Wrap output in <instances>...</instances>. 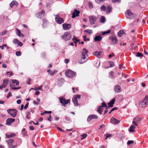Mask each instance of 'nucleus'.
Instances as JSON below:
<instances>
[{
	"label": "nucleus",
	"mask_w": 148,
	"mask_h": 148,
	"mask_svg": "<svg viewBox=\"0 0 148 148\" xmlns=\"http://www.w3.org/2000/svg\"><path fill=\"white\" fill-rule=\"evenodd\" d=\"M137 118H135L134 119V120L132 122V123L135 125L136 126H138L137 123L138 122V121L136 120Z\"/></svg>",
	"instance_id": "nucleus-29"
},
{
	"label": "nucleus",
	"mask_w": 148,
	"mask_h": 148,
	"mask_svg": "<svg viewBox=\"0 0 148 148\" xmlns=\"http://www.w3.org/2000/svg\"><path fill=\"white\" fill-rule=\"evenodd\" d=\"M7 32V31L6 30H5L3 32H2L1 34V36H3L6 34Z\"/></svg>",
	"instance_id": "nucleus-51"
},
{
	"label": "nucleus",
	"mask_w": 148,
	"mask_h": 148,
	"mask_svg": "<svg viewBox=\"0 0 148 148\" xmlns=\"http://www.w3.org/2000/svg\"><path fill=\"white\" fill-rule=\"evenodd\" d=\"M103 110V109L101 106H99L98 107L97 111L100 114H102Z\"/></svg>",
	"instance_id": "nucleus-22"
},
{
	"label": "nucleus",
	"mask_w": 148,
	"mask_h": 148,
	"mask_svg": "<svg viewBox=\"0 0 148 148\" xmlns=\"http://www.w3.org/2000/svg\"><path fill=\"white\" fill-rule=\"evenodd\" d=\"M110 32V30L109 29L106 31L103 32L102 33V34L103 35H105L106 34L109 33Z\"/></svg>",
	"instance_id": "nucleus-39"
},
{
	"label": "nucleus",
	"mask_w": 148,
	"mask_h": 148,
	"mask_svg": "<svg viewBox=\"0 0 148 148\" xmlns=\"http://www.w3.org/2000/svg\"><path fill=\"white\" fill-rule=\"evenodd\" d=\"M88 53V51L85 48H84L83 49V51L82 53V56L81 60L79 61V63H83L86 62L87 60V57Z\"/></svg>",
	"instance_id": "nucleus-1"
},
{
	"label": "nucleus",
	"mask_w": 148,
	"mask_h": 148,
	"mask_svg": "<svg viewBox=\"0 0 148 148\" xmlns=\"http://www.w3.org/2000/svg\"><path fill=\"white\" fill-rule=\"evenodd\" d=\"M124 31L123 30H121L118 33V36L119 37L122 36V35L124 34Z\"/></svg>",
	"instance_id": "nucleus-27"
},
{
	"label": "nucleus",
	"mask_w": 148,
	"mask_h": 148,
	"mask_svg": "<svg viewBox=\"0 0 148 148\" xmlns=\"http://www.w3.org/2000/svg\"><path fill=\"white\" fill-rule=\"evenodd\" d=\"M60 102L62 104L63 106L65 104H67L70 101V100L68 99L66 100L62 97H60Z\"/></svg>",
	"instance_id": "nucleus-9"
},
{
	"label": "nucleus",
	"mask_w": 148,
	"mask_h": 148,
	"mask_svg": "<svg viewBox=\"0 0 148 148\" xmlns=\"http://www.w3.org/2000/svg\"><path fill=\"white\" fill-rule=\"evenodd\" d=\"M109 38L111 40L112 43L116 44L118 42L116 37L114 36H110Z\"/></svg>",
	"instance_id": "nucleus-11"
},
{
	"label": "nucleus",
	"mask_w": 148,
	"mask_h": 148,
	"mask_svg": "<svg viewBox=\"0 0 148 148\" xmlns=\"http://www.w3.org/2000/svg\"><path fill=\"white\" fill-rule=\"evenodd\" d=\"M136 128L135 126L132 125L129 128V131L130 132H133L134 131V129Z\"/></svg>",
	"instance_id": "nucleus-20"
},
{
	"label": "nucleus",
	"mask_w": 148,
	"mask_h": 148,
	"mask_svg": "<svg viewBox=\"0 0 148 148\" xmlns=\"http://www.w3.org/2000/svg\"><path fill=\"white\" fill-rule=\"evenodd\" d=\"M45 5L46 8L48 9L50 8V4L49 3H47Z\"/></svg>",
	"instance_id": "nucleus-45"
},
{
	"label": "nucleus",
	"mask_w": 148,
	"mask_h": 148,
	"mask_svg": "<svg viewBox=\"0 0 148 148\" xmlns=\"http://www.w3.org/2000/svg\"><path fill=\"white\" fill-rule=\"evenodd\" d=\"M115 101V99H113L109 103H108V106H110V107H112L113 106V104L114 103Z\"/></svg>",
	"instance_id": "nucleus-18"
},
{
	"label": "nucleus",
	"mask_w": 148,
	"mask_h": 148,
	"mask_svg": "<svg viewBox=\"0 0 148 148\" xmlns=\"http://www.w3.org/2000/svg\"><path fill=\"white\" fill-rule=\"evenodd\" d=\"M88 18L90 24L91 25L95 24L97 20V17L95 16L92 15L89 16Z\"/></svg>",
	"instance_id": "nucleus-6"
},
{
	"label": "nucleus",
	"mask_w": 148,
	"mask_h": 148,
	"mask_svg": "<svg viewBox=\"0 0 148 148\" xmlns=\"http://www.w3.org/2000/svg\"><path fill=\"white\" fill-rule=\"evenodd\" d=\"M106 21V19L103 16H101L100 19V22L104 23Z\"/></svg>",
	"instance_id": "nucleus-33"
},
{
	"label": "nucleus",
	"mask_w": 148,
	"mask_h": 148,
	"mask_svg": "<svg viewBox=\"0 0 148 148\" xmlns=\"http://www.w3.org/2000/svg\"><path fill=\"white\" fill-rule=\"evenodd\" d=\"M3 84H6L7 85L8 82V80L7 79H5L3 80Z\"/></svg>",
	"instance_id": "nucleus-44"
},
{
	"label": "nucleus",
	"mask_w": 148,
	"mask_h": 148,
	"mask_svg": "<svg viewBox=\"0 0 148 148\" xmlns=\"http://www.w3.org/2000/svg\"><path fill=\"white\" fill-rule=\"evenodd\" d=\"M81 95H75L72 99V100L75 106H78L79 105L77 102V99H80Z\"/></svg>",
	"instance_id": "nucleus-7"
},
{
	"label": "nucleus",
	"mask_w": 148,
	"mask_h": 148,
	"mask_svg": "<svg viewBox=\"0 0 148 148\" xmlns=\"http://www.w3.org/2000/svg\"><path fill=\"white\" fill-rule=\"evenodd\" d=\"M63 29L64 30L69 29L71 27V24H70L64 23L62 25Z\"/></svg>",
	"instance_id": "nucleus-13"
},
{
	"label": "nucleus",
	"mask_w": 148,
	"mask_h": 148,
	"mask_svg": "<svg viewBox=\"0 0 148 148\" xmlns=\"http://www.w3.org/2000/svg\"><path fill=\"white\" fill-rule=\"evenodd\" d=\"M110 121L111 123L114 124H116L120 122V121L116 119V118L112 117L110 119Z\"/></svg>",
	"instance_id": "nucleus-14"
},
{
	"label": "nucleus",
	"mask_w": 148,
	"mask_h": 148,
	"mask_svg": "<svg viewBox=\"0 0 148 148\" xmlns=\"http://www.w3.org/2000/svg\"><path fill=\"white\" fill-rule=\"evenodd\" d=\"M47 72L51 75L52 76L55 73L57 72V71H52L50 69H49L47 70Z\"/></svg>",
	"instance_id": "nucleus-23"
},
{
	"label": "nucleus",
	"mask_w": 148,
	"mask_h": 148,
	"mask_svg": "<svg viewBox=\"0 0 148 148\" xmlns=\"http://www.w3.org/2000/svg\"><path fill=\"white\" fill-rule=\"evenodd\" d=\"M112 1L113 3L119 2H120V0H112Z\"/></svg>",
	"instance_id": "nucleus-59"
},
{
	"label": "nucleus",
	"mask_w": 148,
	"mask_h": 148,
	"mask_svg": "<svg viewBox=\"0 0 148 148\" xmlns=\"http://www.w3.org/2000/svg\"><path fill=\"white\" fill-rule=\"evenodd\" d=\"M114 56V53H112V54H110L109 55V56H108V57L109 58H111L112 57H113Z\"/></svg>",
	"instance_id": "nucleus-58"
},
{
	"label": "nucleus",
	"mask_w": 148,
	"mask_h": 148,
	"mask_svg": "<svg viewBox=\"0 0 148 148\" xmlns=\"http://www.w3.org/2000/svg\"><path fill=\"white\" fill-rule=\"evenodd\" d=\"M16 34L17 35V36H20L21 35V32L20 30L17 29H16Z\"/></svg>",
	"instance_id": "nucleus-34"
},
{
	"label": "nucleus",
	"mask_w": 148,
	"mask_h": 148,
	"mask_svg": "<svg viewBox=\"0 0 148 148\" xmlns=\"http://www.w3.org/2000/svg\"><path fill=\"white\" fill-rule=\"evenodd\" d=\"M105 127V125H101L100 126V127L99 128V129L100 130V129H101L102 128H103Z\"/></svg>",
	"instance_id": "nucleus-62"
},
{
	"label": "nucleus",
	"mask_w": 148,
	"mask_h": 148,
	"mask_svg": "<svg viewBox=\"0 0 148 148\" xmlns=\"http://www.w3.org/2000/svg\"><path fill=\"white\" fill-rule=\"evenodd\" d=\"M106 9V12L107 13L109 14L112 11V8L111 6H109L107 7Z\"/></svg>",
	"instance_id": "nucleus-24"
},
{
	"label": "nucleus",
	"mask_w": 148,
	"mask_h": 148,
	"mask_svg": "<svg viewBox=\"0 0 148 148\" xmlns=\"http://www.w3.org/2000/svg\"><path fill=\"white\" fill-rule=\"evenodd\" d=\"M16 54L17 56H20L21 55V53L20 51H17L16 52Z\"/></svg>",
	"instance_id": "nucleus-42"
},
{
	"label": "nucleus",
	"mask_w": 148,
	"mask_h": 148,
	"mask_svg": "<svg viewBox=\"0 0 148 148\" xmlns=\"http://www.w3.org/2000/svg\"><path fill=\"white\" fill-rule=\"evenodd\" d=\"M100 9L101 11H105L106 9V8L104 5H103L100 7Z\"/></svg>",
	"instance_id": "nucleus-36"
},
{
	"label": "nucleus",
	"mask_w": 148,
	"mask_h": 148,
	"mask_svg": "<svg viewBox=\"0 0 148 148\" xmlns=\"http://www.w3.org/2000/svg\"><path fill=\"white\" fill-rule=\"evenodd\" d=\"M29 128L31 130H34V127L32 126H30Z\"/></svg>",
	"instance_id": "nucleus-63"
},
{
	"label": "nucleus",
	"mask_w": 148,
	"mask_h": 148,
	"mask_svg": "<svg viewBox=\"0 0 148 148\" xmlns=\"http://www.w3.org/2000/svg\"><path fill=\"white\" fill-rule=\"evenodd\" d=\"M109 64L110 65V67H112L114 66V63L112 62H109Z\"/></svg>",
	"instance_id": "nucleus-43"
},
{
	"label": "nucleus",
	"mask_w": 148,
	"mask_h": 148,
	"mask_svg": "<svg viewBox=\"0 0 148 148\" xmlns=\"http://www.w3.org/2000/svg\"><path fill=\"white\" fill-rule=\"evenodd\" d=\"M134 141L133 140H128L127 142V144L128 145H130L131 144L133 143Z\"/></svg>",
	"instance_id": "nucleus-46"
},
{
	"label": "nucleus",
	"mask_w": 148,
	"mask_h": 148,
	"mask_svg": "<svg viewBox=\"0 0 148 148\" xmlns=\"http://www.w3.org/2000/svg\"><path fill=\"white\" fill-rule=\"evenodd\" d=\"M83 37L84 38V41H86V40H89V39L88 38H86V36H83Z\"/></svg>",
	"instance_id": "nucleus-50"
},
{
	"label": "nucleus",
	"mask_w": 148,
	"mask_h": 148,
	"mask_svg": "<svg viewBox=\"0 0 148 148\" xmlns=\"http://www.w3.org/2000/svg\"><path fill=\"white\" fill-rule=\"evenodd\" d=\"M18 46L22 47L23 45V44L22 42H18Z\"/></svg>",
	"instance_id": "nucleus-57"
},
{
	"label": "nucleus",
	"mask_w": 148,
	"mask_h": 148,
	"mask_svg": "<svg viewBox=\"0 0 148 148\" xmlns=\"http://www.w3.org/2000/svg\"><path fill=\"white\" fill-rule=\"evenodd\" d=\"M107 104L106 103H105L104 102H102V103H101V106L103 108V107H106V106H107Z\"/></svg>",
	"instance_id": "nucleus-53"
},
{
	"label": "nucleus",
	"mask_w": 148,
	"mask_h": 148,
	"mask_svg": "<svg viewBox=\"0 0 148 148\" xmlns=\"http://www.w3.org/2000/svg\"><path fill=\"white\" fill-rule=\"evenodd\" d=\"M136 56L138 57H142L143 56V54L141 53L138 52L137 53V54L136 55Z\"/></svg>",
	"instance_id": "nucleus-37"
},
{
	"label": "nucleus",
	"mask_w": 148,
	"mask_h": 148,
	"mask_svg": "<svg viewBox=\"0 0 148 148\" xmlns=\"http://www.w3.org/2000/svg\"><path fill=\"white\" fill-rule=\"evenodd\" d=\"M18 111L15 109H10L7 110V112L13 117H15L17 114Z\"/></svg>",
	"instance_id": "nucleus-4"
},
{
	"label": "nucleus",
	"mask_w": 148,
	"mask_h": 148,
	"mask_svg": "<svg viewBox=\"0 0 148 148\" xmlns=\"http://www.w3.org/2000/svg\"><path fill=\"white\" fill-rule=\"evenodd\" d=\"M66 75L69 77H73L75 75V73L71 70H68L65 72Z\"/></svg>",
	"instance_id": "nucleus-5"
},
{
	"label": "nucleus",
	"mask_w": 148,
	"mask_h": 148,
	"mask_svg": "<svg viewBox=\"0 0 148 148\" xmlns=\"http://www.w3.org/2000/svg\"><path fill=\"white\" fill-rule=\"evenodd\" d=\"M56 22L58 23L61 24L64 23V20L63 18H60L58 15H56L55 18Z\"/></svg>",
	"instance_id": "nucleus-8"
},
{
	"label": "nucleus",
	"mask_w": 148,
	"mask_h": 148,
	"mask_svg": "<svg viewBox=\"0 0 148 148\" xmlns=\"http://www.w3.org/2000/svg\"><path fill=\"white\" fill-rule=\"evenodd\" d=\"M65 120L67 121H71V119L70 118L67 116H65Z\"/></svg>",
	"instance_id": "nucleus-54"
},
{
	"label": "nucleus",
	"mask_w": 148,
	"mask_h": 148,
	"mask_svg": "<svg viewBox=\"0 0 148 148\" xmlns=\"http://www.w3.org/2000/svg\"><path fill=\"white\" fill-rule=\"evenodd\" d=\"M79 13L80 12L79 11L77 10L76 9H75L74 12L72 14V18H74L78 16Z\"/></svg>",
	"instance_id": "nucleus-15"
},
{
	"label": "nucleus",
	"mask_w": 148,
	"mask_h": 148,
	"mask_svg": "<svg viewBox=\"0 0 148 148\" xmlns=\"http://www.w3.org/2000/svg\"><path fill=\"white\" fill-rule=\"evenodd\" d=\"M114 90L116 93H119L121 91V87L119 85L116 86L114 87Z\"/></svg>",
	"instance_id": "nucleus-17"
},
{
	"label": "nucleus",
	"mask_w": 148,
	"mask_h": 148,
	"mask_svg": "<svg viewBox=\"0 0 148 148\" xmlns=\"http://www.w3.org/2000/svg\"><path fill=\"white\" fill-rule=\"evenodd\" d=\"M13 141L14 140L12 139L10 140L7 141L6 140V142L8 144L10 147L12 146V143H13Z\"/></svg>",
	"instance_id": "nucleus-25"
},
{
	"label": "nucleus",
	"mask_w": 148,
	"mask_h": 148,
	"mask_svg": "<svg viewBox=\"0 0 148 148\" xmlns=\"http://www.w3.org/2000/svg\"><path fill=\"white\" fill-rule=\"evenodd\" d=\"M87 134H84L83 135H81L82 137V138H81L82 140L85 138L87 136Z\"/></svg>",
	"instance_id": "nucleus-40"
},
{
	"label": "nucleus",
	"mask_w": 148,
	"mask_h": 148,
	"mask_svg": "<svg viewBox=\"0 0 148 148\" xmlns=\"http://www.w3.org/2000/svg\"><path fill=\"white\" fill-rule=\"evenodd\" d=\"M102 37L100 36H96L94 38L95 41H100L102 40Z\"/></svg>",
	"instance_id": "nucleus-21"
},
{
	"label": "nucleus",
	"mask_w": 148,
	"mask_h": 148,
	"mask_svg": "<svg viewBox=\"0 0 148 148\" xmlns=\"http://www.w3.org/2000/svg\"><path fill=\"white\" fill-rule=\"evenodd\" d=\"M126 13L128 16H131L130 18H132V17L131 16L133 15V14L131 12L130 10H127Z\"/></svg>",
	"instance_id": "nucleus-26"
},
{
	"label": "nucleus",
	"mask_w": 148,
	"mask_h": 148,
	"mask_svg": "<svg viewBox=\"0 0 148 148\" xmlns=\"http://www.w3.org/2000/svg\"><path fill=\"white\" fill-rule=\"evenodd\" d=\"M18 3L16 1H14L11 2L10 4V7L12 8L14 5L18 6Z\"/></svg>",
	"instance_id": "nucleus-19"
},
{
	"label": "nucleus",
	"mask_w": 148,
	"mask_h": 148,
	"mask_svg": "<svg viewBox=\"0 0 148 148\" xmlns=\"http://www.w3.org/2000/svg\"><path fill=\"white\" fill-rule=\"evenodd\" d=\"M106 137L105 138V139L106 140L108 138L111 137L112 135L111 134H107L106 135Z\"/></svg>",
	"instance_id": "nucleus-47"
},
{
	"label": "nucleus",
	"mask_w": 148,
	"mask_h": 148,
	"mask_svg": "<svg viewBox=\"0 0 148 148\" xmlns=\"http://www.w3.org/2000/svg\"><path fill=\"white\" fill-rule=\"evenodd\" d=\"M12 82L13 84H16V85L17 86H18L19 84L18 81L16 79H12Z\"/></svg>",
	"instance_id": "nucleus-31"
},
{
	"label": "nucleus",
	"mask_w": 148,
	"mask_h": 148,
	"mask_svg": "<svg viewBox=\"0 0 148 148\" xmlns=\"http://www.w3.org/2000/svg\"><path fill=\"white\" fill-rule=\"evenodd\" d=\"M114 75V73L113 71H112L110 72V75L111 78H112L113 76Z\"/></svg>",
	"instance_id": "nucleus-55"
},
{
	"label": "nucleus",
	"mask_w": 148,
	"mask_h": 148,
	"mask_svg": "<svg viewBox=\"0 0 148 148\" xmlns=\"http://www.w3.org/2000/svg\"><path fill=\"white\" fill-rule=\"evenodd\" d=\"M148 105V96H146L144 99L140 102L139 103V106L141 108L145 107Z\"/></svg>",
	"instance_id": "nucleus-2"
},
{
	"label": "nucleus",
	"mask_w": 148,
	"mask_h": 148,
	"mask_svg": "<svg viewBox=\"0 0 148 148\" xmlns=\"http://www.w3.org/2000/svg\"><path fill=\"white\" fill-rule=\"evenodd\" d=\"M84 32L88 33L89 34H90L92 33V30L89 29H86L84 31Z\"/></svg>",
	"instance_id": "nucleus-38"
},
{
	"label": "nucleus",
	"mask_w": 148,
	"mask_h": 148,
	"mask_svg": "<svg viewBox=\"0 0 148 148\" xmlns=\"http://www.w3.org/2000/svg\"><path fill=\"white\" fill-rule=\"evenodd\" d=\"M43 24H42L43 26L45 24L47 23L48 22L47 20L45 19H44L43 20Z\"/></svg>",
	"instance_id": "nucleus-49"
},
{
	"label": "nucleus",
	"mask_w": 148,
	"mask_h": 148,
	"mask_svg": "<svg viewBox=\"0 0 148 148\" xmlns=\"http://www.w3.org/2000/svg\"><path fill=\"white\" fill-rule=\"evenodd\" d=\"M12 82L13 84H16V85L17 86H18L19 84L18 81L16 79H12Z\"/></svg>",
	"instance_id": "nucleus-32"
},
{
	"label": "nucleus",
	"mask_w": 148,
	"mask_h": 148,
	"mask_svg": "<svg viewBox=\"0 0 148 148\" xmlns=\"http://www.w3.org/2000/svg\"><path fill=\"white\" fill-rule=\"evenodd\" d=\"M7 85L6 84H2L0 86V89L1 90H2L3 88H5L7 86Z\"/></svg>",
	"instance_id": "nucleus-35"
},
{
	"label": "nucleus",
	"mask_w": 148,
	"mask_h": 148,
	"mask_svg": "<svg viewBox=\"0 0 148 148\" xmlns=\"http://www.w3.org/2000/svg\"><path fill=\"white\" fill-rule=\"evenodd\" d=\"M28 105H29V103H27L26 104V105L24 106V108L25 109H27V107H28Z\"/></svg>",
	"instance_id": "nucleus-60"
},
{
	"label": "nucleus",
	"mask_w": 148,
	"mask_h": 148,
	"mask_svg": "<svg viewBox=\"0 0 148 148\" xmlns=\"http://www.w3.org/2000/svg\"><path fill=\"white\" fill-rule=\"evenodd\" d=\"M98 118V116L97 115H90L88 117L87 119V121L88 122H90V121L93 119H97Z\"/></svg>",
	"instance_id": "nucleus-16"
},
{
	"label": "nucleus",
	"mask_w": 148,
	"mask_h": 148,
	"mask_svg": "<svg viewBox=\"0 0 148 148\" xmlns=\"http://www.w3.org/2000/svg\"><path fill=\"white\" fill-rule=\"evenodd\" d=\"M17 103L18 104H20L21 102V101L20 99H18L17 101Z\"/></svg>",
	"instance_id": "nucleus-64"
},
{
	"label": "nucleus",
	"mask_w": 148,
	"mask_h": 148,
	"mask_svg": "<svg viewBox=\"0 0 148 148\" xmlns=\"http://www.w3.org/2000/svg\"><path fill=\"white\" fill-rule=\"evenodd\" d=\"M43 86L41 85L40 86H39V87L38 88V89L39 90H42V87Z\"/></svg>",
	"instance_id": "nucleus-61"
},
{
	"label": "nucleus",
	"mask_w": 148,
	"mask_h": 148,
	"mask_svg": "<svg viewBox=\"0 0 148 148\" xmlns=\"http://www.w3.org/2000/svg\"><path fill=\"white\" fill-rule=\"evenodd\" d=\"M89 6L90 8H92L93 7V4L92 3L90 2H89Z\"/></svg>",
	"instance_id": "nucleus-52"
},
{
	"label": "nucleus",
	"mask_w": 148,
	"mask_h": 148,
	"mask_svg": "<svg viewBox=\"0 0 148 148\" xmlns=\"http://www.w3.org/2000/svg\"><path fill=\"white\" fill-rule=\"evenodd\" d=\"M71 37V35L69 32H65L62 36V39L65 41L70 40Z\"/></svg>",
	"instance_id": "nucleus-3"
},
{
	"label": "nucleus",
	"mask_w": 148,
	"mask_h": 148,
	"mask_svg": "<svg viewBox=\"0 0 148 148\" xmlns=\"http://www.w3.org/2000/svg\"><path fill=\"white\" fill-rule=\"evenodd\" d=\"M12 82L13 84H16V85L17 86H18L19 84L18 81L16 79H12Z\"/></svg>",
	"instance_id": "nucleus-30"
},
{
	"label": "nucleus",
	"mask_w": 148,
	"mask_h": 148,
	"mask_svg": "<svg viewBox=\"0 0 148 148\" xmlns=\"http://www.w3.org/2000/svg\"><path fill=\"white\" fill-rule=\"evenodd\" d=\"M15 121V119L13 118H8L6 121V124L7 125H10L11 124L14 123Z\"/></svg>",
	"instance_id": "nucleus-12"
},
{
	"label": "nucleus",
	"mask_w": 148,
	"mask_h": 148,
	"mask_svg": "<svg viewBox=\"0 0 148 148\" xmlns=\"http://www.w3.org/2000/svg\"><path fill=\"white\" fill-rule=\"evenodd\" d=\"M45 12L44 10H42L40 12H38L36 14L37 17L39 18L43 17L45 15Z\"/></svg>",
	"instance_id": "nucleus-10"
},
{
	"label": "nucleus",
	"mask_w": 148,
	"mask_h": 148,
	"mask_svg": "<svg viewBox=\"0 0 148 148\" xmlns=\"http://www.w3.org/2000/svg\"><path fill=\"white\" fill-rule=\"evenodd\" d=\"M105 0H96V2L98 3H99L103 2Z\"/></svg>",
	"instance_id": "nucleus-48"
},
{
	"label": "nucleus",
	"mask_w": 148,
	"mask_h": 148,
	"mask_svg": "<svg viewBox=\"0 0 148 148\" xmlns=\"http://www.w3.org/2000/svg\"><path fill=\"white\" fill-rule=\"evenodd\" d=\"M18 42H19V41L18 40V39L16 38V39H15L13 41V43L15 44H17V43L18 44Z\"/></svg>",
	"instance_id": "nucleus-41"
},
{
	"label": "nucleus",
	"mask_w": 148,
	"mask_h": 148,
	"mask_svg": "<svg viewBox=\"0 0 148 148\" xmlns=\"http://www.w3.org/2000/svg\"><path fill=\"white\" fill-rule=\"evenodd\" d=\"M12 95L10 92H9L8 94V95L7 96V98L8 99L10 97H12Z\"/></svg>",
	"instance_id": "nucleus-56"
},
{
	"label": "nucleus",
	"mask_w": 148,
	"mask_h": 148,
	"mask_svg": "<svg viewBox=\"0 0 148 148\" xmlns=\"http://www.w3.org/2000/svg\"><path fill=\"white\" fill-rule=\"evenodd\" d=\"M101 53L100 52H99L98 51H96L95 52H93V54L97 56L98 57L101 54Z\"/></svg>",
	"instance_id": "nucleus-28"
}]
</instances>
